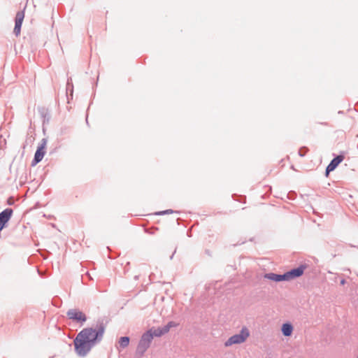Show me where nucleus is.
Wrapping results in <instances>:
<instances>
[{"instance_id": "nucleus-6", "label": "nucleus", "mask_w": 358, "mask_h": 358, "mask_svg": "<svg viewBox=\"0 0 358 358\" xmlns=\"http://www.w3.org/2000/svg\"><path fill=\"white\" fill-rule=\"evenodd\" d=\"M66 315L70 320L76 321L77 322L84 323L87 320L86 315L80 310L78 309H69Z\"/></svg>"}, {"instance_id": "nucleus-7", "label": "nucleus", "mask_w": 358, "mask_h": 358, "mask_svg": "<svg viewBox=\"0 0 358 358\" xmlns=\"http://www.w3.org/2000/svg\"><path fill=\"white\" fill-rule=\"evenodd\" d=\"M13 213L12 208H8L0 213V231L5 229Z\"/></svg>"}, {"instance_id": "nucleus-9", "label": "nucleus", "mask_w": 358, "mask_h": 358, "mask_svg": "<svg viewBox=\"0 0 358 358\" xmlns=\"http://www.w3.org/2000/svg\"><path fill=\"white\" fill-rule=\"evenodd\" d=\"M344 158V155L343 154H340L338 155H336L334 159H332L329 165L326 168V176H328L330 172L335 170L336 167L343 161Z\"/></svg>"}, {"instance_id": "nucleus-19", "label": "nucleus", "mask_w": 358, "mask_h": 358, "mask_svg": "<svg viewBox=\"0 0 358 358\" xmlns=\"http://www.w3.org/2000/svg\"><path fill=\"white\" fill-rule=\"evenodd\" d=\"M70 87L71 88V90H73V84L71 83V79H68V80H67V90H69L70 89Z\"/></svg>"}, {"instance_id": "nucleus-18", "label": "nucleus", "mask_w": 358, "mask_h": 358, "mask_svg": "<svg viewBox=\"0 0 358 358\" xmlns=\"http://www.w3.org/2000/svg\"><path fill=\"white\" fill-rule=\"evenodd\" d=\"M159 328L162 330V331L163 332V335H164L165 334H166L169 331V327H167L166 325H164V327H159Z\"/></svg>"}, {"instance_id": "nucleus-17", "label": "nucleus", "mask_w": 358, "mask_h": 358, "mask_svg": "<svg viewBox=\"0 0 358 358\" xmlns=\"http://www.w3.org/2000/svg\"><path fill=\"white\" fill-rule=\"evenodd\" d=\"M166 325L169 327V329L170 330L171 328L177 327L178 324L175 322L171 321L169 322Z\"/></svg>"}, {"instance_id": "nucleus-14", "label": "nucleus", "mask_w": 358, "mask_h": 358, "mask_svg": "<svg viewBox=\"0 0 358 358\" xmlns=\"http://www.w3.org/2000/svg\"><path fill=\"white\" fill-rule=\"evenodd\" d=\"M150 330H151V334H153V337L154 336H156V337H160L162 336H163V332L162 331V330L160 329L159 327L152 330V329H150Z\"/></svg>"}, {"instance_id": "nucleus-3", "label": "nucleus", "mask_w": 358, "mask_h": 358, "mask_svg": "<svg viewBox=\"0 0 358 358\" xmlns=\"http://www.w3.org/2000/svg\"><path fill=\"white\" fill-rule=\"evenodd\" d=\"M250 336V331L247 327H244L241 329L239 334L231 336L224 343L225 347L231 346L234 344H240L246 341Z\"/></svg>"}, {"instance_id": "nucleus-20", "label": "nucleus", "mask_w": 358, "mask_h": 358, "mask_svg": "<svg viewBox=\"0 0 358 358\" xmlns=\"http://www.w3.org/2000/svg\"><path fill=\"white\" fill-rule=\"evenodd\" d=\"M7 203L8 205L9 206H12L14 204V200L13 199V197H9L7 200Z\"/></svg>"}, {"instance_id": "nucleus-23", "label": "nucleus", "mask_w": 358, "mask_h": 358, "mask_svg": "<svg viewBox=\"0 0 358 358\" xmlns=\"http://www.w3.org/2000/svg\"><path fill=\"white\" fill-rule=\"evenodd\" d=\"M135 278L136 280H137V279L138 278V277L136 275V276H135V278Z\"/></svg>"}, {"instance_id": "nucleus-15", "label": "nucleus", "mask_w": 358, "mask_h": 358, "mask_svg": "<svg viewBox=\"0 0 358 358\" xmlns=\"http://www.w3.org/2000/svg\"><path fill=\"white\" fill-rule=\"evenodd\" d=\"M178 213L179 212L178 211H173L171 209H169V210H165L157 212V213H155V215H166V214H171V213Z\"/></svg>"}, {"instance_id": "nucleus-1", "label": "nucleus", "mask_w": 358, "mask_h": 358, "mask_svg": "<svg viewBox=\"0 0 358 358\" xmlns=\"http://www.w3.org/2000/svg\"><path fill=\"white\" fill-rule=\"evenodd\" d=\"M105 331V327L101 322L97 329L92 327L83 329L76 337L73 343L76 352L80 357L86 356L91 349L101 342Z\"/></svg>"}, {"instance_id": "nucleus-21", "label": "nucleus", "mask_w": 358, "mask_h": 358, "mask_svg": "<svg viewBox=\"0 0 358 358\" xmlns=\"http://www.w3.org/2000/svg\"><path fill=\"white\" fill-rule=\"evenodd\" d=\"M6 141L4 139L3 140V145H2L1 143L0 144V150L1 149H4L5 147H6Z\"/></svg>"}, {"instance_id": "nucleus-13", "label": "nucleus", "mask_w": 358, "mask_h": 358, "mask_svg": "<svg viewBox=\"0 0 358 358\" xmlns=\"http://www.w3.org/2000/svg\"><path fill=\"white\" fill-rule=\"evenodd\" d=\"M119 344L120 347L124 348L129 344V338L128 336H122L120 338Z\"/></svg>"}, {"instance_id": "nucleus-11", "label": "nucleus", "mask_w": 358, "mask_h": 358, "mask_svg": "<svg viewBox=\"0 0 358 358\" xmlns=\"http://www.w3.org/2000/svg\"><path fill=\"white\" fill-rule=\"evenodd\" d=\"M282 334L285 336H290L293 331V326L289 322L284 323L281 327Z\"/></svg>"}, {"instance_id": "nucleus-24", "label": "nucleus", "mask_w": 358, "mask_h": 358, "mask_svg": "<svg viewBox=\"0 0 358 358\" xmlns=\"http://www.w3.org/2000/svg\"><path fill=\"white\" fill-rule=\"evenodd\" d=\"M357 358H358V355H357Z\"/></svg>"}, {"instance_id": "nucleus-5", "label": "nucleus", "mask_w": 358, "mask_h": 358, "mask_svg": "<svg viewBox=\"0 0 358 358\" xmlns=\"http://www.w3.org/2000/svg\"><path fill=\"white\" fill-rule=\"evenodd\" d=\"M306 268V265L305 264H301L299 266L296 268H294L287 272L285 273V277L286 279V281L299 278L301 276L305 269Z\"/></svg>"}, {"instance_id": "nucleus-2", "label": "nucleus", "mask_w": 358, "mask_h": 358, "mask_svg": "<svg viewBox=\"0 0 358 358\" xmlns=\"http://www.w3.org/2000/svg\"><path fill=\"white\" fill-rule=\"evenodd\" d=\"M153 339V334H151V330L145 332L138 342L136 348V354L143 356L146 350L149 348Z\"/></svg>"}, {"instance_id": "nucleus-16", "label": "nucleus", "mask_w": 358, "mask_h": 358, "mask_svg": "<svg viewBox=\"0 0 358 358\" xmlns=\"http://www.w3.org/2000/svg\"><path fill=\"white\" fill-rule=\"evenodd\" d=\"M308 151V148L307 147H301L299 150V155L300 157H304Z\"/></svg>"}, {"instance_id": "nucleus-10", "label": "nucleus", "mask_w": 358, "mask_h": 358, "mask_svg": "<svg viewBox=\"0 0 358 358\" xmlns=\"http://www.w3.org/2000/svg\"><path fill=\"white\" fill-rule=\"evenodd\" d=\"M264 278L274 282L286 281L285 273L277 274L274 273H268L264 275Z\"/></svg>"}, {"instance_id": "nucleus-8", "label": "nucleus", "mask_w": 358, "mask_h": 358, "mask_svg": "<svg viewBox=\"0 0 358 358\" xmlns=\"http://www.w3.org/2000/svg\"><path fill=\"white\" fill-rule=\"evenodd\" d=\"M26 8V6H24L22 10H20L17 12L15 18V27L13 29L14 34L17 36L20 34L22 24L24 18V9Z\"/></svg>"}, {"instance_id": "nucleus-12", "label": "nucleus", "mask_w": 358, "mask_h": 358, "mask_svg": "<svg viewBox=\"0 0 358 358\" xmlns=\"http://www.w3.org/2000/svg\"><path fill=\"white\" fill-rule=\"evenodd\" d=\"M39 113L43 118V123H48L50 119V115L48 113V110L44 108H41L38 109Z\"/></svg>"}, {"instance_id": "nucleus-22", "label": "nucleus", "mask_w": 358, "mask_h": 358, "mask_svg": "<svg viewBox=\"0 0 358 358\" xmlns=\"http://www.w3.org/2000/svg\"><path fill=\"white\" fill-rule=\"evenodd\" d=\"M346 281L345 279H341V282H340V284L341 285H344L345 284Z\"/></svg>"}, {"instance_id": "nucleus-4", "label": "nucleus", "mask_w": 358, "mask_h": 358, "mask_svg": "<svg viewBox=\"0 0 358 358\" xmlns=\"http://www.w3.org/2000/svg\"><path fill=\"white\" fill-rule=\"evenodd\" d=\"M47 144V140L45 138H43L40 145L38 146L37 150L34 154V159L31 161V166H36L38 164L43 158L45 154V146Z\"/></svg>"}]
</instances>
